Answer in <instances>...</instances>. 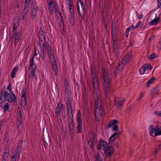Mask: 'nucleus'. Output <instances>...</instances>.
Here are the masks:
<instances>
[{
    "instance_id": "nucleus-1",
    "label": "nucleus",
    "mask_w": 161,
    "mask_h": 161,
    "mask_svg": "<svg viewBox=\"0 0 161 161\" xmlns=\"http://www.w3.org/2000/svg\"><path fill=\"white\" fill-rule=\"evenodd\" d=\"M103 81V88L106 97H108L111 92V79L108 75L105 68L102 67Z\"/></svg>"
},
{
    "instance_id": "nucleus-2",
    "label": "nucleus",
    "mask_w": 161,
    "mask_h": 161,
    "mask_svg": "<svg viewBox=\"0 0 161 161\" xmlns=\"http://www.w3.org/2000/svg\"><path fill=\"white\" fill-rule=\"evenodd\" d=\"M48 56L50 58L51 64L52 65V69H53L54 74L57 76L58 74V69L56 64L55 58L52 50H51V47H50L48 50Z\"/></svg>"
},
{
    "instance_id": "nucleus-3",
    "label": "nucleus",
    "mask_w": 161,
    "mask_h": 161,
    "mask_svg": "<svg viewBox=\"0 0 161 161\" xmlns=\"http://www.w3.org/2000/svg\"><path fill=\"white\" fill-rule=\"evenodd\" d=\"M23 141L20 140L19 142L17 147L16 149L14 154L11 157L10 161H18L20 153L21 152Z\"/></svg>"
},
{
    "instance_id": "nucleus-4",
    "label": "nucleus",
    "mask_w": 161,
    "mask_h": 161,
    "mask_svg": "<svg viewBox=\"0 0 161 161\" xmlns=\"http://www.w3.org/2000/svg\"><path fill=\"white\" fill-rule=\"evenodd\" d=\"M21 37V34L18 32L17 31H12L11 36L9 38V42L10 43H13L14 39V46H16L18 44V41L20 40Z\"/></svg>"
},
{
    "instance_id": "nucleus-5",
    "label": "nucleus",
    "mask_w": 161,
    "mask_h": 161,
    "mask_svg": "<svg viewBox=\"0 0 161 161\" xmlns=\"http://www.w3.org/2000/svg\"><path fill=\"white\" fill-rule=\"evenodd\" d=\"M150 134L153 137L161 135V126L156 125L155 128H149Z\"/></svg>"
},
{
    "instance_id": "nucleus-6",
    "label": "nucleus",
    "mask_w": 161,
    "mask_h": 161,
    "mask_svg": "<svg viewBox=\"0 0 161 161\" xmlns=\"http://www.w3.org/2000/svg\"><path fill=\"white\" fill-rule=\"evenodd\" d=\"M12 94L8 93L7 91L3 90L0 94V100H2L3 97L6 101L11 103L13 101Z\"/></svg>"
},
{
    "instance_id": "nucleus-7",
    "label": "nucleus",
    "mask_w": 161,
    "mask_h": 161,
    "mask_svg": "<svg viewBox=\"0 0 161 161\" xmlns=\"http://www.w3.org/2000/svg\"><path fill=\"white\" fill-rule=\"evenodd\" d=\"M76 122L77 124V129L78 133H80L81 132L82 125V120L81 119V113L80 111L78 110L77 111L76 116Z\"/></svg>"
},
{
    "instance_id": "nucleus-8",
    "label": "nucleus",
    "mask_w": 161,
    "mask_h": 161,
    "mask_svg": "<svg viewBox=\"0 0 161 161\" xmlns=\"http://www.w3.org/2000/svg\"><path fill=\"white\" fill-rule=\"evenodd\" d=\"M65 108V106L62 103L61 101L58 103L57 106L54 109L55 117L58 118L61 114V113L63 111Z\"/></svg>"
},
{
    "instance_id": "nucleus-9",
    "label": "nucleus",
    "mask_w": 161,
    "mask_h": 161,
    "mask_svg": "<svg viewBox=\"0 0 161 161\" xmlns=\"http://www.w3.org/2000/svg\"><path fill=\"white\" fill-rule=\"evenodd\" d=\"M97 141V136L93 133L90 134L89 140L88 141V143L91 149L94 148V144L96 143Z\"/></svg>"
},
{
    "instance_id": "nucleus-10",
    "label": "nucleus",
    "mask_w": 161,
    "mask_h": 161,
    "mask_svg": "<svg viewBox=\"0 0 161 161\" xmlns=\"http://www.w3.org/2000/svg\"><path fill=\"white\" fill-rule=\"evenodd\" d=\"M39 44L41 51H46L47 49L48 50L50 47H51L48 45V43L46 42V40H40Z\"/></svg>"
},
{
    "instance_id": "nucleus-11",
    "label": "nucleus",
    "mask_w": 161,
    "mask_h": 161,
    "mask_svg": "<svg viewBox=\"0 0 161 161\" xmlns=\"http://www.w3.org/2000/svg\"><path fill=\"white\" fill-rule=\"evenodd\" d=\"M81 7L82 8V11H80V8L79 5L77 6V10L79 15L81 17V19L82 20H84L85 15V6L84 3L80 4Z\"/></svg>"
},
{
    "instance_id": "nucleus-12",
    "label": "nucleus",
    "mask_w": 161,
    "mask_h": 161,
    "mask_svg": "<svg viewBox=\"0 0 161 161\" xmlns=\"http://www.w3.org/2000/svg\"><path fill=\"white\" fill-rule=\"evenodd\" d=\"M91 77L93 88H97L99 86L98 79L96 74H91Z\"/></svg>"
},
{
    "instance_id": "nucleus-13",
    "label": "nucleus",
    "mask_w": 161,
    "mask_h": 161,
    "mask_svg": "<svg viewBox=\"0 0 161 161\" xmlns=\"http://www.w3.org/2000/svg\"><path fill=\"white\" fill-rule=\"evenodd\" d=\"M47 3L48 5V10L51 15H52L53 13L54 10H55L56 12L58 11V8L55 6V3L54 2Z\"/></svg>"
},
{
    "instance_id": "nucleus-14",
    "label": "nucleus",
    "mask_w": 161,
    "mask_h": 161,
    "mask_svg": "<svg viewBox=\"0 0 161 161\" xmlns=\"http://www.w3.org/2000/svg\"><path fill=\"white\" fill-rule=\"evenodd\" d=\"M132 54L131 52L129 53L126 55L125 56L123 59L120 62H119L122 64L123 65H125L127 63L130 61V59L131 58Z\"/></svg>"
},
{
    "instance_id": "nucleus-15",
    "label": "nucleus",
    "mask_w": 161,
    "mask_h": 161,
    "mask_svg": "<svg viewBox=\"0 0 161 161\" xmlns=\"http://www.w3.org/2000/svg\"><path fill=\"white\" fill-rule=\"evenodd\" d=\"M64 87L65 89V95L67 96V99H70V97L71 95L70 91V87L67 80L64 81Z\"/></svg>"
},
{
    "instance_id": "nucleus-16",
    "label": "nucleus",
    "mask_w": 161,
    "mask_h": 161,
    "mask_svg": "<svg viewBox=\"0 0 161 161\" xmlns=\"http://www.w3.org/2000/svg\"><path fill=\"white\" fill-rule=\"evenodd\" d=\"M125 101V100L124 98L119 97H116L115 98L114 100L115 104L117 105V108H120L122 106L123 103Z\"/></svg>"
},
{
    "instance_id": "nucleus-17",
    "label": "nucleus",
    "mask_w": 161,
    "mask_h": 161,
    "mask_svg": "<svg viewBox=\"0 0 161 161\" xmlns=\"http://www.w3.org/2000/svg\"><path fill=\"white\" fill-rule=\"evenodd\" d=\"M32 9L31 17L32 19H34L36 15V13L37 12L38 7L36 5V3L35 2H32L31 6Z\"/></svg>"
},
{
    "instance_id": "nucleus-18",
    "label": "nucleus",
    "mask_w": 161,
    "mask_h": 161,
    "mask_svg": "<svg viewBox=\"0 0 161 161\" xmlns=\"http://www.w3.org/2000/svg\"><path fill=\"white\" fill-rule=\"evenodd\" d=\"M104 111L102 108H96L95 109L94 115L95 118L100 117L103 113Z\"/></svg>"
},
{
    "instance_id": "nucleus-19",
    "label": "nucleus",
    "mask_w": 161,
    "mask_h": 161,
    "mask_svg": "<svg viewBox=\"0 0 161 161\" xmlns=\"http://www.w3.org/2000/svg\"><path fill=\"white\" fill-rule=\"evenodd\" d=\"M69 99H67L66 102V106L67 108V112L68 115H72V117H73L72 107L71 105V103L69 100Z\"/></svg>"
},
{
    "instance_id": "nucleus-20",
    "label": "nucleus",
    "mask_w": 161,
    "mask_h": 161,
    "mask_svg": "<svg viewBox=\"0 0 161 161\" xmlns=\"http://www.w3.org/2000/svg\"><path fill=\"white\" fill-rule=\"evenodd\" d=\"M114 150L113 147L110 146L107 147L105 150V154L106 156L109 157L113 154Z\"/></svg>"
},
{
    "instance_id": "nucleus-21",
    "label": "nucleus",
    "mask_w": 161,
    "mask_h": 161,
    "mask_svg": "<svg viewBox=\"0 0 161 161\" xmlns=\"http://www.w3.org/2000/svg\"><path fill=\"white\" fill-rule=\"evenodd\" d=\"M108 145V143L105 141L101 140L97 146V148L99 150H104Z\"/></svg>"
},
{
    "instance_id": "nucleus-22",
    "label": "nucleus",
    "mask_w": 161,
    "mask_h": 161,
    "mask_svg": "<svg viewBox=\"0 0 161 161\" xmlns=\"http://www.w3.org/2000/svg\"><path fill=\"white\" fill-rule=\"evenodd\" d=\"M9 151L8 148H5L3 152V154L2 156L1 161H6L8 160V157L9 155Z\"/></svg>"
},
{
    "instance_id": "nucleus-23",
    "label": "nucleus",
    "mask_w": 161,
    "mask_h": 161,
    "mask_svg": "<svg viewBox=\"0 0 161 161\" xmlns=\"http://www.w3.org/2000/svg\"><path fill=\"white\" fill-rule=\"evenodd\" d=\"M30 70H35L36 67L34 62V57H32L29 61Z\"/></svg>"
},
{
    "instance_id": "nucleus-24",
    "label": "nucleus",
    "mask_w": 161,
    "mask_h": 161,
    "mask_svg": "<svg viewBox=\"0 0 161 161\" xmlns=\"http://www.w3.org/2000/svg\"><path fill=\"white\" fill-rule=\"evenodd\" d=\"M124 67V65H123L121 63L119 62V64L114 70V74L115 75H116L119 72V71L123 69Z\"/></svg>"
},
{
    "instance_id": "nucleus-25",
    "label": "nucleus",
    "mask_w": 161,
    "mask_h": 161,
    "mask_svg": "<svg viewBox=\"0 0 161 161\" xmlns=\"http://www.w3.org/2000/svg\"><path fill=\"white\" fill-rule=\"evenodd\" d=\"M39 41L46 40V37L42 29L40 28L38 35Z\"/></svg>"
},
{
    "instance_id": "nucleus-26",
    "label": "nucleus",
    "mask_w": 161,
    "mask_h": 161,
    "mask_svg": "<svg viewBox=\"0 0 161 161\" xmlns=\"http://www.w3.org/2000/svg\"><path fill=\"white\" fill-rule=\"evenodd\" d=\"M68 124L69 127V129H75L73 117H72L71 119H68Z\"/></svg>"
},
{
    "instance_id": "nucleus-27",
    "label": "nucleus",
    "mask_w": 161,
    "mask_h": 161,
    "mask_svg": "<svg viewBox=\"0 0 161 161\" xmlns=\"http://www.w3.org/2000/svg\"><path fill=\"white\" fill-rule=\"evenodd\" d=\"M28 10L27 9L24 8V11L22 13V17L23 20H25L26 19Z\"/></svg>"
},
{
    "instance_id": "nucleus-28",
    "label": "nucleus",
    "mask_w": 161,
    "mask_h": 161,
    "mask_svg": "<svg viewBox=\"0 0 161 161\" xmlns=\"http://www.w3.org/2000/svg\"><path fill=\"white\" fill-rule=\"evenodd\" d=\"M117 133H114L110 137L108 140L109 143V144H112L115 139V136L117 135Z\"/></svg>"
},
{
    "instance_id": "nucleus-29",
    "label": "nucleus",
    "mask_w": 161,
    "mask_h": 161,
    "mask_svg": "<svg viewBox=\"0 0 161 161\" xmlns=\"http://www.w3.org/2000/svg\"><path fill=\"white\" fill-rule=\"evenodd\" d=\"M7 89L9 91L10 93L12 94V96L14 97V101L15 98H16V96L15 95L13 91H12L11 85L10 83H9Z\"/></svg>"
},
{
    "instance_id": "nucleus-30",
    "label": "nucleus",
    "mask_w": 161,
    "mask_h": 161,
    "mask_svg": "<svg viewBox=\"0 0 161 161\" xmlns=\"http://www.w3.org/2000/svg\"><path fill=\"white\" fill-rule=\"evenodd\" d=\"M118 122V121L116 120H114L110 121L107 124L108 127L110 128L113 126L115 125L116 123Z\"/></svg>"
},
{
    "instance_id": "nucleus-31",
    "label": "nucleus",
    "mask_w": 161,
    "mask_h": 161,
    "mask_svg": "<svg viewBox=\"0 0 161 161\" xmlns=\"http://www.w3.org/2000/svg\"><path fill=\"white\" fill-rule=\"evenodd\" d=\"M18 68L17 66H15L13 69V71L11 73V76L12 78L15 77L16 72L18 71Z\"/></svg>"
},
{
    "instance_id": "nucleus-32",
    "label": "nucleus",
    "mask_w": 161,
    "mask_h": 161,
    "mask_svg": "<svg viewBox=\"0 0 161 161\" xmlns=\"http://www.w3.org/2000/svg\"><path fill=\"white\" fill-rule=\"evenodd\" d=\"M19 23L17 20H14L12 23L13 30L12 31H17V28L18 26Z\"/></svg>"
},
{
    "instance_id": "nucleus-33",
    "label": "nucleus",
    "mask_w": 161,
    "mask_h": 161,
    "mask_svg": "<svg viewBox=\"0 0 161 161\" xmlns=\"http://www.w3.org/2000/svg\"><path fill=\"white\" fill-rule=\"evenodd\" d=\"M26 103V98L21 97V105L24 108H25Z\"/></svg>"
},
{
    "instance_id": "nucleus-34",
    "label": "nucleus",
    "mask_w": 161,
    "mask_h": 161,
    "mask_svg": "<svg viewBox=\"0 0 161 161\" xmlns=\"http://www.w3.org/2000/svg\"><path fill=\"white\" fill-rule=\"evenodd\" d=\"M112 38L113 41L116 40V31L115 30H113L112 31Z\"/></svg>"
},
{
    "instance_id": "nucleus-35",
    "label": "nucleus",
    "mask_w": 161,
    "mask_h": 161,
    "mask_svg": "<svg viewBox=\"0 0 161 161\" xmlns=\"http://www.w3.org/2000/svg\"><path fill=\"white\" fill-rule=\"evenodd\" d=\"M75 14L72 15H69L70 21L72 25H74L75 22Z\"/></svg>"
},
{
    "instance_id": "nucleus-36",
    "label": "nucleus",
    "mask_w": 161,
    "mask_h": 161,
    "mask_svg": "<svg viewBox=\"0 0 161 161\" xmlns=\"http://www.w3.org/2000/svg\"><path fill=\"white\" fill-rule=\"evenodd\" d=\"M158 91V90L157 88H154L151 91V96H153L154 94H156Z\"/></svg>"
},
{
    "instance_id": "nucleus-37",
    "label": "nucleus",
    "mask_w": 161,
    "mask_h": 161,
    "mask_svg": "<svg viewBox=\"0 0 161 161\" xmlns=\"http://www.w3.org/2000/svg\"><path fill=\"white\" fill-rule=\"evenodd\" d=\"M159 19L160 18L159 17L156 18L150 22V25H155L159 20Z\"/></svg>"
},
{
    "instance_id": "nucleus-38",
    "label": "nucleus",
    "mask_w": 161,
    "mask_h": 161,
    "mask_svg": "<svg viewBox=\"0 0 161 161\" xmlns=\"http://www.w3.org/2000/svg\"><path fill=\"white\" fill-rule=\"evenodd\" d=\"M46 51H41L40 58H41L42 60L44 59L46 57Z\"/></svg>"
},
{
    "instance_id": "nucleus-39",
    "label": "nucleus",
    "mask_w": 161,
    "mask_h": 161,
    "mask_svg": "<svg viewBox=\"0 0 161 161\" xmlns=\"http://www.w3.org/2000/svg\"><path fill=\"white\" fill-rule=\"evenodd\" d=\"M29 76L31 78H33L34 76H35V70H30Z\"/></svg>"
},
{
    "instance_id": "nucleus-40",
    "label": "nucleus",
    "mask_w": 161,
    "mask_h": 161,
    "mask_svg": "<svg viewBox=\"0 0 161 161\" xmlns=\"http://www.w3.org/2000/svg\"><path fill=\"white\" fill-rule=\"evenodd\" d=\"M26 88L25 87L23 88L21 92V97L26 98Z\"/></svg>"
},
{
    "instance_id": "nucleus-41",
    "label": "nucleus",
    "mask_w": 161,
    "mask_h": 161,
    "mask_svg": "<svg viewBox=\"0 0 161 161\" xmlns=\"http://www.w3.org/2000/svg\"><path fill=\"white\" fill-rule=\"evenodd\" d=\"M74 129H69L70 135L72 138H73L75 136V131Z\"/></svg>"
},
{
    "instance_id": "nucleus-42",
    "label": "nucleus",
    "mask_w": 161,
    "mask_h": 161,
    "mask_svg": "<svg viewBox=\"0 0 161 161\" xmlns=\"http://www.w3.org/2000/svg\"><path fill=\"white\" fill-rule=\"evenodd\" d=\"M94 106L95 108L98 107L102 108L101 107V103L98 100H95V102Z\"/></svg>"
},
{
    "instance_id": "nucleus-43",
    "label": "nucleus",
    "mask_w": 161,
    "mask_h": 161,
    "mask_svg": "<svg viewBox=\"0 0 161 161\" xmlns=\"http://www.w3.org/2000/svg\"><path fill=\"white\" fill-rule=\"evenodd\" d=\"M95 161H102V157L99 153H97L96 156Z\"/></svg>"
},
{
    "instance_id": "nucleus-44",
    "label": "nucleus",
    "mask_w": 161,
    "mask_h": 161,
    "mask_svg": "<svg viewBox=\"0 0 161 161\" xmlns=\"http://www.w3.org/2000/svg\"><path fill=\"white\" fill-rule=\"evenodd\" d=\"M60 31L62 32V34H64L63 32L64 31L65 29L64 28V23L62 22H61L60 23Z\"/></svg>"
},
{
    "instance_id": "nucleus-45",
    "label": "nucleus",
    "mask_w": 161,
    "mask_h": 161,
    "mask_svg": "<svg viewBox=\"0 0 161 161\" xmlns=\"http://www.w3.org/2000/svg\"><path fill=\"white\" fill-rule=\"evenodd\" d=\"M155 80V78L154 77L152 78L149 80H148L147 82V86L149 87L150 84Z\"/></svg>"
},
{
    "instance_id": "nucleus-46",
    "label": "nucleus",
    "mask_w": 161,
    "mask_h": 161,
    "mask_svg": "<svg viewBox=\"0 0 161 161\" xmlns=\"http://www.w3.org/2000/svg\"><path fill=\"white\" fill-rule=\"evenodd\" d=\"M90 69L91 74H96L95 67L93 65H91Z\"/></svg>"
},
{
    "instance_id": "nucleus-47",
    "label": "nucleus",
    "mask_w": 161,
    "mask_h": 161,
    "mask_svg": "<svg viewBox=\"0 0 161 161\" xmlns=\"http://www.w3.org/2000/svg\"><path fill=\"white\" fill-rule=\"evenodd\" d=\"M31 0H25L24 8L27 9V8L29 6Z\"/></svg>"
},
{
    "instance_id": "nucleus-48",
    "label": "nucleus",
    "mask_w": 161,
    "mask_h": 161,
    "mask_svg": "<svg viewBox=\"0 0 161 161\" xmlns=\"http://www.w3.org/2000/svg\"><path fill=\"white\" fill-rule=\"evenodd\" d=\"M157 57V55L156 54L153 53L149 55L148 58L150 59H153L156 58Z\"/></svg>"
},
{
    "instance_id": "nucleus-49",
    "label": "nucleus",
    "mask_w": 161,
    "mask_h": 161,
    "mask_svg": "<svg viewBox=\"0 0 161 161\" xmlns=\"http://www.w3.org/2000/svg\"><path fill=\"white\" fill-rule=\"evenodd\" d=\"M3 108H4V111H7L9 110V106L8 103H6L4 105Z\"/></svg>"
},
{
    "instance_id": "nucleus-50",
    "label": "nucleus",
    "mask_w": 161,
    "mask_h": 161,
    "mask_svg": "<svg viewBox=\"0 0 161 161\" xmlns=\"http://www.w3.org/2000/svg\"><path fill=\"white\" fill-rule=\"evenodd\" d=\"M22 122H18L17 129L19 131H21L22 130L23 127L22 125Z\"/></svg>"
},
{
    "instance_id": "nucleus-51",
    "label": "nucleus",
    "mask_w": 161,
    "mask_h": 161,
    "mask_svg": "<svg viewBox=\"0 0 161 161\" xmlns=\"http://www.w3.org/2000/svg\"><path fill=\"white\" fill-rule=\"evenodd\" d=\"M144 65L146 70L147 69L148 70H150L152 69V67L150 64H145Z\"/></svg>"
},
{
    "instance_id": "nucleus-52",
    "label": "nucleus",
    "mask_w": 161,
    "mask_h": 161,
    "mask_svg": "<svg viewBox=\"0 0 161 161\" xmlns=\"http://www.w3.org/2000/svg\"><path fill=\"white\" fill-rule=\"evenodd\" d=\"M113 51L115 54L117 58H119L120 55L119 50L118 48L114 49H113Z\"/></svg>"
},
{
    "instance_id": "nucleus-53",
    "label": "nucleus",
    "mask_w": 161,
    "mask_h": 161,
    "mask_svg": "<svg viewBox=\"0 0 161 161\" xmlns=\"http://www.w3.org/2000/svg\"><path fill=\"white\" fill-rule=\"evenodd\" d=\"M146 70L144 65L142 66L139 70V72L141 74H143Z\"/></svg>"
},
{
    "instance_id": "nucleus-54",
    "label": "nucleus",
    "mask_w": 161,
    "mask_h": 161,
    "mask_svg": "<svg viewBox=\"0 0 161 161\" xmlns=\"http://www.w3.org/2000/svg\"><path fill=\"white\" fill-rule=\"evenodd\" d=\"M161 150V144L159 145L158 147L156 150L154 151L153 153V155H155L156 154L159 152L160 150Z\"/></svg>"
},
{
    "instance_id": "nucleus-55",
    "label": "nucleus",
    "mask_w": 161,
    "mask_h": 161,
    "mask_svg": "<svg viewBox=\"0 0 161 161\" xmlns=\"http://www.w3.org/2000/svg\"><path fill=\"white\" fill-rule=\"evenodd\" d=\"M135 29H136V28H135V26H134L133 25H132L126 29V32L127 33L128 32H129L130 31Z\"/></svg>"
},
{
    "instance_id": "nucleus-56",
    "label": "nucleus",
    "mask_w": 161,
    "mask_h": 161,
    "mask_svg": "<svg viewBox=\"0 0 161 161\" xmlns=\"http://www.w3.org/2000/svg\"><path fill=\"white\" fill-rule=\"evenodd\" d=\"M113 49H114L118 48L117 43L116 42V40L113 42Z\"/></svg>"
},
{
    "instance_id": "nucleus-57",
    "label": "nucleus",
    "mask_w": 161,
    "mask_h": 161,
    "mask_svg": "<svg viewBox=\"0 0 161 161\" xmlns=\"http://www.w3.org/2000/svg\"><path fill=\"white\" fill-rule=\"evenodd\" d=\"M69 15H72L75 14L74 8H69Z\"/></svg>"
},
{
    "instance_id": "nucleus-58",
    "label": "nucleus",
    "mask_w": 161,
    "mask_h": 161,
    "mask_svg": "<svg viewBox=\"0 0 161 161\" xmlns=\"http://www.w3.org/2000/svg\"><path fill=\"white\" fill-rule=\"evenodd\" d=\"M18 122H22V118L21 115H17Z\"/></svg>"
},
{
    "instance_id": "nucleus-59",
    "label": "nucleus",
    "mask_w": 161,
    "mask_h": 161,
    "mask_svg": "<svg viewBox=\"0 0 161 161\" xmlns=\"http://www.w3.org/2000/svg\"><path fill=\"white\" fill-rule=\"evenodd\" d=\"M154 114L157 116H160L161 117V111H155L154 112Z\"/></svg>"
},
{
    "instance_id": "nucleus-60",
    "label": "nucleus",
    "mask_w": 161,
    "mask_h": 161,
    "mask_svg": "<svg viewBox=\"0 0 161 161\" xmlns=\"http://www.w3.org/2000/svg\"><path fill=\"white\" fill-rule=\"evenodd\" d=\"M17 115H21V110L20 108L18 107L17 109Z\"/></svg>"
},
{
    "instance_id": "nucleus-61",
    "label": "nucleus",
    "mask_w": 161,
    "mask_h": 161,
    "mask_svg": "<svg viewBox=\"0 0 161 161\" xmlns=\"http://www.w3.org/2000/svg\"><path fill=\"white\" fill-rule=\"evenodd\" d=\"M18 0V2L16 4V7L17 8H18L19 7V5L21 3L23 0Z\"/></svg>"
},
{
    "instance_id": "nucleus-62",
    "label": "nucleus",
    "mask_w": 161,
    "mask_h": 161,
    "mask_svg": "<svg viewBox=\"0 0 161 161\" xmlns=\"http://www.w3.org/2000/svg\"><path fill=\"white\" fill-rule=\"evenodd\" d=\"M137 16L138 19H140L142 18V13L140 14H137Z\"/></svg>"
},
{
    "instance_id": "nucleus-63",
    "label": "nucleus",
    "mask_w": 161,
    "mask_h": 161,
    "mask_svg": "<svg viewBox=\"0 0 161 161\" xmlns=\"http://www.w3.org/2000/svg\"><path fill=\"white\" fill-rule=\"evenodd\" d=\"M113 130L114 131H117V130L118 126L116 125L113 126Z\"/></svg>"
},
{
    "instance_id": "nucleus-64",
    "label": "nucleus",
    "mask_w": 161,
    "mask_h": 161,
    "mask_svg": "<svg viewBox=\"0 0 161 161\" xmlns=\"http://www.w3.org/2000/svg\"><path fill=\"white\" fill-rule=\"evenodd\" d=\"M158 7L161 8V0H158Z\"/></svg>"
}]
</instances>
